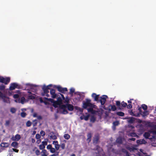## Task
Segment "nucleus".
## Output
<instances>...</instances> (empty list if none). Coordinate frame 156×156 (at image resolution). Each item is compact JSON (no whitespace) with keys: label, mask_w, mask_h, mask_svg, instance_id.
<instances>
[{"label":"nucleus","mask_w":156,"mask_h":156,"mask_svg":"<svg viewBox=\"0 0 156 156\" xmlns=\"http://www.w3.org/2000/svg\"><path fill=\"white\" fill-rule=\"evenodd\" d=\"M96 150L97 151L96 156H106L102 148L99 146H96Z\"/></svg>","instance_id":"f257e3e1"},{"label":"nucleus","mask_w":156,"mask_h":156,"mask_svg":"<svg viewBox=\"0 0 156 156\" xmlns=\"http://www.w3.org/2000/svg\"><path fill=\"white\" fill-rule=\"evenodd\" d=\"M10 78L9 77L4 78L2 76H0V82L7 85L10 82Z\"/></svg>","instance_id":"f03ea898"},{"label":"nucleus","mask_w":156,"mask_h":156,"mask_svg":"<svg viewBox=\"0 0 156 156\" xmlns=\"http://www.w3.org/2000/svg\"><path fill=\"white\" fill-rule=\"evenodd\" d=\"M62 108H67L68 110L69 111H72L74 109V107L73 105L69 104H66L65 105H62Z\"/></svg>","instance_id":"7ed1b4c3"},{"label":"nucleus","mask_w":156,"mask_h":156,"mask_svg":"<svg viewBox=\"0 0 156 156\" xmlns=\"http://www.w3.org/2000/svg\"><path fill=\"white\" fill-rule=\"evenodd\" d=\"M58 91L63 94H65V92L68 91L67 88H63L60 86H57L55 87Z\"/></svg>","instance_id":"20e7f679"},{"label":"nucleus","mask_w":156,"mask_h":156,"mask_svg":"<svg viewBox=\"0 0 156 156\" xmlns=\"http://www.w3.org/2000/svg\"><path fill=\"white\" fill-rule=\"evenodd\" d=\"M108 98L107 96L106 95H103L100 97L101 99L99 100L101 105H104L106 101V99Z\"/></svg>","instance_id":"39448f33"},{"label":"nucleus","mask_w":156,"mask_h":156,"mask_svg":"<svg viewBox=\"0 0 156 156\" xmlns=\"http://www.w3.org/2000/svg\"><path fill=\"white\" fill-rule=\"evenodd\" d=\"M52 85L51 84H49L47 86L44 85L42 88V89L43 90L44 93L45 94H48L49 91L48 90L49 89H50L49 87H51Z\"/></svg>","instance_id":"423d86ee"},{"label":"nucleus","mask_w":156,"mask_h":156,"mask_svg":"<svg viewBox=\"0 0 156 156\" xmlns=\"http://www.w3.org/2000/svg\"><path fill=\"white\" fill-rule=\"evenodd\" d=\"M18 84L16 83H11L10 86L9 87V89L10 90H13L15 88H19Z\"/></svg>","instance_id":"0eeeda50"},{"label":"nucleus","mask_w":156,"mask_h":156,"mask_svg":"<svg viewBox=\"0 0 156 156\" xmlns=\"http://www.w3.org/2000/svg\"><path fill=\"white\" fill-rule=\"evenodd\" d=\"M55 90L51 89L50 93L51 96V97L53 98H55L59 96L58 94H57L55 93Z\"/></svg>","instance_id":"6e6552de"},{"label":"nucleus","mask_w":156,"mask_h":156,"mask_svg":"<svg viewBox=\"0 0 156 156\" xmlns=\"http://www.w3.org/2000/svg\"><path fill=\"white\" fill-rule=\"evenodd\" d=\"M20 138L21 136L19 134H17L15 136L13 135L11 137V139L13 141H18Z\"/></svg>","instance_id":"1a4fd4ad"},{"label":"nucleus","mask_w":156,"mask_h":156,"mask_svg":"<svg viewBox=\"0 0 156 156\" xmlns=\"http://www.w3.org/2000/svg\"><path fill=\"white\" fill-rule=\"evenodd\" d=\"M99 95H97L95 93H93L92 94V97L94 99V101L99 102V100H98Z\"/></svg>","instance_id":"9d476101"},{"label":"nucleus","mask_w":156,"mask_h":156,"mask_svg":"<svg viewBox=\"0 0 156 156\" xmlns=\"http://www.w3.org/2000/svg\"><path fill=\"white\" fill-rule=\"evenodd\" d=\"M121 151L122 153L123 152L126 153V156H136L134 154H132L131 156H130L129 154L128 153V151L124 148H122L121 149Z\"/></svg>","instance_id":"9b49d317"},{"label":"nucleus","mask_w":156,"mask_h":156,"mask_svg":"<svg viewBox=\"0 0 156 156\" xmlns=\"http://www.w3.org/2000/svg\"><path fill=\"white\" fill-rule=\"evenodd\" d=\"M136 143L138 144H145L147 143V142L144 139H143L137 140Z\"/></svg>","instance_id":"f8f14e48"},{"label":"nucleus","mask_w":156,"mask_h":156,"mask_svg":"<svg viewBox=\"0 0 156 156\" xmlns=\"http://www.w3.org/2000/svg\"><path fill=\"white\" fill-rule=\"evenodd\" d=\"M112 152L115 154L119 155L122 154L121 150H116L115 149L112 148Z\"/></svg>","instance_id":"ddd939ff"},{"label":"nucleus","mask_w":156,"mask_h":156,"mask_svg":"<svg viewBox=\"0 0 156 156\" xmlns=\"http://www.w3.org/2000/svg\"><path fill=\"white\" fill-rule=\"evenodd\" d=\"M62 105H60L59 106V108L63 110V111L62 112V113L64 114H68V111L66 109V108H62Z\"/></svg>","instance_id":"4468645a"},{"label":"nucleus","mask_w":156,"mask_h":156,"mask_svg":"<svg viewBox=\"0 0 156 156\" xmlns=\"http://www.w3.org/2000/svg\"><path fill=\"white\" fill-rule=\"evenodd\" d=\"M9 144L8 143L2 142L0 146L3 147H7L9 146Z\"/></svg>","instance_id":"2eb2a0df"},{"label":"nucleus","mask_w":156,"mask_h":156,"mask_svg":"<svg viewBox=\"0 0 156 156\" xmlns=\"http://www.w3.org/2000/svg\"><path fill=\"white\" fill-rule=\"evenodd\" d=\"M61 105H62L59 104L57 101H54L53 102V105L55 108H57L58 105L59 106V108L60 106Z\"/></svg>","instance_id":"dca6fc26"},{"label":"nucleus","mask_w":156,"mask_h":156,"mask_svg":"<svg viewBox=\"0 0 156 156\" xmlns=\"http://www.w3.org/2000/svg\"><path fill=\"white\" fill-rule=\"evenodd\" d=\"M11 146L16 148L18 147V143L16 142H13L12 143Z\"/></svg>","instance_id":"f3484780"},{"label":"nucleus","mask_w":156,"mask_h":156,"mask_svg":"<svg viewBox=\"0 0 156 156\" xmlns=\"http://www.w3.org/2000/svg\"><path fill=\"white\" fill-rule=\"evenodd\" d=\"M150 136V134L148 132H146L144 134V136L146 139H149V138Z\"/></svg>","instance_id":"a211bd4d"},{"label":"nucleus","mask_w":156,"mask_h":156,"mask_svg":"<svg viewBox=\"0 0 156 156\" xmlns=\"http://www.w3.org/2000/svg\"><path fill=\"white\" fill-rule=\"evenodd\" d=\"M110 106H111V109H109V111H111V110H112V111H115V110H116L117 108H116V106L115 105H110Z\"/></svg>","instance_id":"6ab92c4d"},{"label":"nucleus","mask_w":156,"mask_h":156,"mask_svg":"<svg viewBox=\"0 0 156 156\" xmlns=\"http://www.w3.org/2000/svg\"><path fill=\"white\" fill-rule=\"evenodd\" d=\"M99 139V138L98 136H96L94 139L93 140V143L97 144Z\"/></svg>","instance_id":"aec40b11"},{"label":"nucleus","mask_w":156,"mask_h":156,"mask_svg":"<svg viewBox=\"0 0 156 156\" xmlns=\"http://www.w3.org/2000/svg\"><path fill=\"white\" fill-rule=\"evenodd\" d=\"M87 110L89 112H91L92 114L95 113V111L93 109V108H90L87 109Z\"/></svg>","instance_id":"412c9836"},{"label":"nucleus","mask_w":156,"mask_h":156,"mask_svg":"<svg viewBox=\"0 0 156 156\" xmlns=\"http://www.w3.org/2000/svg\"><path fill=\"white\" fill-rule=\"evenodd\" d=\"M56 101L59 104L61 105H62V100L61 98L60 97V96H58Z\"/></svg>","instance_id":"4be33fe9"},{"label":"nucleus","mask_w":156,"mask_h":156,"mask_svg":"<svg viewBox=\"0 0 156 156\" xmlns=\"http://www.w3.org/2000/svg\"><path fill=\"white\" fill-rule=\"evenodd\" d=\"M149 114L148 112L147 111L145 110L143 112H142V115L143 117L147 116Z\"/></svg>","instance_id":"5701e85b"},{"label":"nucleus","mask_w":156,"mask_h":156,"mask_svg":"<svg viewBox=\"0 0 156 156\" xmlns=\"http://www.w3.org/2000/svg\"><path fill=\"white\" fill-rule=\"evenodd\" d=\"M89 106V103H86V102H84L83 103V107L84 109H87V107Z\"/></svg>","instance_id":"b1692460"},{"label":"nucleus","mask_w":156,"mask_h":156,"mask_svg":"<svg viewBox=\"0 0 156 156\" xmlns=\"http://www.w3.org/2000/svg\"><path fill=\"white\" fill-rule=\"evenodd\" d=\"M126 149L129 150L130 152L133 151L135 150V148H132L129 146H126Z\"/></svg>","instance_id":"393cba45"},{"label":"nucleus","mask_w":156,"mask_h":156,"mask_svg":"<svg viewBox=\"0 0 156 156\" xmlns=\"http://www.w3.org/2000/svg\"><path fill=\"white\" fill-rule=\"evenodd\" d=\"M116 114L120 116H123L124 115V113L122 112H116Z\"/></svg>","instance_id":"a878e982"},{"label":"nucleus","mask_w":156,"mask_h":156,"mask_svg":"<svg viewBox=\"0 0 156 156\" xmlns=\"http://www.w3.org/2000/svg\"><path fill=\"white\" fill-rule=\"evenodd\" d=\"M151 141H155L156 140V136H153L149 138V139Z\"/></svg>","instance_id":"bb28decb"},{"label":"nucleus","mask_w":156,"mask_h":156,"mask_svg":"<svg viewBox=\"0 0 156 156\" xmlns=\"http://www.w3.org/2000/svg\"><path fill=\"white\" fill-rule=\"evenodd\" d=\"M92 135L91 133H89L87 135V140H89V142L91 140V138Z\"/></svg>","instance_id":"cd10ccee"},{"label":"nucleus","mask_w":156,"mask_h":156,"mask_svg":"<svg viewBox=\"0 0 156 156\" xmlns=\"http://www.w3.org/2000/svg\"><path fill=\"white\" fill-rule=\"evenodd\" d=\"M116 105L118 107H119V109H121V103L120 101H116Z\"/></svg>","instance_id":"c85d7f7f"},{"label":"nucleus","mask_w":156,"mask_h":156,"mask_svg":"<svg viewBox=\"0 0 156 156\" xmlns=\"http://www.w3.org/2000/svg\"><path fill=\"white\" fill-rule=\"evenodd\" d=\"M116 141L117 143L119 144H121L122 143V139L120 138H118L116 139Z\"/></svg>","instance_id":"c756f323"},{"label":"nucleus","mask_w":156,"mask_h":156,"mask_svg":"<svg viewBox=\"0 0 156 156\" xmlns=\"http://www.w3.org/2000/svg\"><path fill=\"white\" fill-rule=\"evenodd\" d=\"M64 137L66 139L68 140L70 138V136L69 134H66L64 135Z\"/></svg>","instance_id":"7c9ffc66"},{"label":"nucleus","mask_w":156,"mask_h":156,"mask_svg":"<svg viewBox=\"0 0 156 156\" xmlns=\"http://www.w3.org/2000/svg\"><path fill=\"white\" fill-rule=\"evenodd\" d=\"M7 98V96L0 91V98Z\"/></svg>","instance_id":"2f4dec72"},{"label":"nucleus","mask_w":156,"mask_h":156,"mask_svg":"<svg viewBox=\"0 0 156 156\" xmlns=\"http://www.w3.org/2000/svg\"><path fill=\"white\" fill-rule=\"evenodd\" d=\"M141 108L144 110H146L147 108V106L145 104H142L141 105Z\"/></svg>","instance_id":"473e14b6"},{"label":"nucleus","mask_w":156,"mask_h":156,"mask_svg":"<svg viewBox=\"0 0 156 156\" xmlns=\"http://www.w3.org/2000/svg\"><path fill=\"white\" fill-rule=\"evenodd\" d=\"M25 101V98L24 97H22L20 99V103L23 104L24 103Z\"/></svg>","instance_id":"72a5a7b5"},{"label":"nucleus","mask_w":156,"mask_h":156,"mask_svg":"<svg viewBox=\"0 0 156 156\" xmlns=\"http://www.w3.org/2000/svg\"><path fill=\"white\" fill-rule=\"evenodd\" d=\"M75 91V89L74 88H71L70 89V91L69 92V94L71 95H72L73 94V93H74Z\"/></svg>","instance_id":"f704fd0d"},{"label":"nucleus","mask_w":156,"mask_h":156,"mask_svg":"<svg viewBox=\"0 0 156 156\" xmlns=\"http://www.w3.org/2000/svg\"><path fill=\"white\" fill-rule=\"evenodd\" d=\"M31 122L29 120L26 123V125L27 127L30 126H31Z\"/></svg>","instance_id":"c9c22d12"},{"label":"nucleus","mask_w":156,"mask_h":156,"mask_svg":"<svg viewBox=\"0 0 156 156\" xmlns=\"http://www.w3.org/2000/svg\"><path fill=\"white\" fill-rule=\"evenodd\" d=\"M10 111L12 113H14L16 112V109L14 108H11Z\"/></svg>","instance_id":"e433bc0d"},{"label":"nucleus","mask_w":156,"mask_h":156,"mask_svg":"<svg viewBox=\"0 0 156 156\" xmlns=\"http://www.w3.org/2000/svg\"><path fill=\"white\" fill-rule=\"evenodd\" d=\"M33 126L34 127L36 126L37 123V120L35 119L33 121Z\"/></svg>","instance_id":"4c0bfd02"},{"label":"nucleus","mask_w":156,"mask_h":156,"mask_svg":"<svg viewBox=\"0 0 156 156\" xmlns=\"http://www.w3.org/2000/svg\"><path fill=\"white\" fill-rule=\"evenodd\" d=\"M21 116L23 118H24L27 115V114L25 112H22L20 114Z\"/></svg>","instance_id":"58836bf2"},{"label":"nucleus","mask_w":156,"mask_h":156,"mask_svg":"<svg viewBox=\"0 0 156 156\" xmlns=\"http://www.w3.org/2000/svg\"><path fill=\"white\" fill-rule=\"evenodd\" d=\"M28 98L29 99L33 100L35 99V97L33 95H30L28 96Z\"/></svg>","instance_id":"ea45409f"},{"label":"nucleus","mask_w":156,"mask_h":156,"mask_svg":"<svg viewBox=\"0 0 156 156\" xmlns=\"http://www.w3.org/2000/svg\"><path fill=\"white\" fill-rule=\"evenodd\" d=\"M121 105L123 107H126L127 106V104L123 101L121 103Z\"/></svg>","instance_id":"a19ab883"},{"label":"nucleus","mask_w":156,"mask_h":156,"mask_svg":"<svg viewBox=\"0 0 156 156\" xmlns=\"http://www.w3.org/2000/svg\"><path fill=\"white\" fill-rule=\"evenodd\" d=\"M50 137L53 140H56L57 138V137L55 135H51V136H50Z\"/></svg>","instance_id":"79ce46f5"},{"label":"nucleus","mask_w":156,"mask_h":156,"mask_svg":"<svg viewBox=\"0 0 156 156\" xmlns=\"http://www.w3.org/2000/svg\"><path fill=\"white\" fill-rule=\"evenodd\" d=\"M44 99L46 100H47L49 101H50L51 102H52V101H54L53 99L51 98H47L44 97Z\"/></svg>","instance_id":"37998d69"},{"label":"nucleus","mask_w":156,"mask_h":156,"mask_svg":"<svg viewBox=\"0 0 156 156\" xmlns=\"http://www.w3.org/2000/svg\"><path fill=\"white\" fill-rule=\"evenodd\" d=\"M96 120V118L94 116H92L90 119V121L92 122H94Z\"/></svg>","instance_id":"c03bdc74"},{"label":"nucleus","mask_w":156,"mask_h":156,"mask_svg":"<svg viewBox=\"0 0 156 156\" xmlns=\"http://www.w3.org/2000/svg\"><path fill=\"white\" fill-rule=\"evenodd\" d=\"M5 88V87L4 85H2L0 86V90H4Z\"/></svg>","instance_id":"a18cd8bd"},{"label":"nucleus","mask_w":156,"mask_h":156,"mask_svg":"<svg viewBox=\"0 0 156 156\" xmlns=\"http://www.w3.org/2000/svg\"><path fill=\"white\" fill-rule=\"evenodd\" d=\"M89 117V115L85 116H84V119L85 121H87L88 120Z\"/></svg>","instance_id":"49530a36"},{"label":"nucleus","mask_w":156,"mask_h":156,"mask_svg":"<svg viewBox=\"0 0 156 156\" xmlns=\"http://www.w3.org/2000/svg\"><path fill=\"white\" fill-rule=\"evenodd\" d=\"M45 147V146H44V145L40 144L39 146V148L40 150H42Z\"/></svg>","instance_id":"de8ad7c7"},{"label":"nucleus","mask_w":156,"mask_h":156,"mask_svg":"<svg viewBox=\"0 0 156 156\" xmlns=\"http://www.w3.org/2000/svg\"><path fill=\"white\" fill-rule=\"evenodd\" d=\"M39 100L41 103H44L45 104H47V102L45 101H43L42 98H39Z\"/></svg>","instance_id":"09e8293b"},{"label":"nucleus","mask_w":156,"mask_h":156,"mask_svg":"<svg viewBox=\"0 0 156 156\" xmlns=\"http://www.w3.org/2000/svg\"><path fill=\"white\" fill-rule=\"evenodd\" d=\"M55 149L54 148L52 147L50 150V151L51 153H55Z\"/></svg>","instance_id":"8fccbe9b"},{"label":"nucleus","mask_w":156,"mask_h":156,"mask_svg":"<svg viewBox=\"0 0 156 156\" xmlns=\"http://www.w3.org/2000/svg\"><path fill=\"white\" fill-rule=\"evenodd\" d=\"M135 121V119L133 117H131L129 120V122L131 123H133Z\"/></svg>","instance_id":"3c124183"},{"label":"nucleus","mask_w":156,"mask_h":156,"mask_svg":"<svg viewBox=\"0 0 156 156\" xmlns=\"http://www.w3.org/2000/svg\"><path fill=\"white\" fill-rule=\"evenodd\" d=\"M55 149L58 151L60 147V145L59 144H58L55 146Z\"/></svg>","instance_id":"603ef678"},{"label":"nucleus","mask_w":156,"mask_h":156,"mask_svg":"<svg viewBox=\"0 0 156 156\" xmlns=\"http://www.w3.org/2000/svg\"><path fill=\"white\" fill-rule=\"evenodd\" d=\"M52 147V145L51 144H49L47 146V148L48 150H50Z\"/></svg>","instance_id":"864d4df0"},{"label":"nucleus","mask_w":156,"mask_h":156,"mask_svg":"<svg viewBox=\"0 0 156 156\" xmlns=\"http://www.w3.org/2000/svg\"><path fill=\"white\" fill-rule=\"evenodd\" d=\"M65 144L64 143H62L61 145V147L62 149H64L65 148Z\"/></svg>","instance_id":"5fc2aeb1"},{"label":"nucleus","mask_w":156,"mask_h":156,"mask_svg":"<svg viewBox=\"0 0 156 156\" xmlns=\"http://www.w3.org/2000/svg\"><path fill=\"white\" fill-rule=\"evenodd\" d=\"M19 97V95L17 94H15L13 96V98L15 99L18 98Z\"/></svg>","instance_id":"6e6d98bb"},{"label":"nucleus","mask_w":156,"mask_h":156,"mask_svg":"<svg viewBox=\"0 0 156 156\" xmlns=\"http://www.w3.org/2000/svg\"><path fill=\"white\" fill-rule=\"evenodd\" d=\"M69 99L68 98V97L66 98V99L65 100L64 102L66 103V104H69Z\"/></svg>","instance_id":"4d7b16f0"},{"label":"nucleus","mask_w":156,"mask_h":156,"mask_svg":"<svg viewBox=\"0 0 156 156\" xmlns=\"http://www.w3.org/2000/svg\"><path fill=\"white\" fill-rule=\"evenodd\" d=\"M96 106L95 105L92 104L91 103L89 104V106L92 108H94V107Z\"/></svg>","instance_id":"13d9d810"},{"label":"nucleus","mask_w":156,"mask_h":156,"mask_svg":"<svg viewBox=\"0 0 156 156\" xmlns=\"http://www.w3.org/2000/svg\"><path fill=\"white\" fill-rule=\"evenodd\" d=\"M119 124V122L118 121H116L114 122L113 123V125L115 126H117Z\"/></svg>","instance_id":"bf43d9fd"},{"label":"nucleus","mask_w":156,"mask_h":156,"mask_svg":"<svg viewBox=\"0 0 156 156\" xmlns=\"http://www.w3.org/2000/svg\"><path fill=\"white\" fill-rule=\"evenodd\" d=\"M52 143L55 146L58 144V142L57 141H54Z\"/></svg>","instance_id":"052dcab7"},{"label":"nucleus","mask_w":156,"mask_h":156,"mask_svg":"<svg viewBox=\"0 0 156 156\" xmlns=\"http://www.w3.org/2000/svg\"><path fill=\"white\" fill-rule=\"evenodd\" d=\"M35 153L37 155H38L40 154V151L38 150H37L35 151Z\"/></svg>","instance_id":"680f3d73"},{"label":"nucleus","mask_w":156,"mask_h":156,"mask_svg":"<svg viewBox=\"0 0 156 156\" xmlns=\"http://www.w3.org/2000/svg\"><path fill=\"white\" fill-rule=\"evenodd\" d=\"M127 108L129 109H131L132 108V105L131 104H129L127 106Z\"/></svg>","instance_id":"e2e57ef3"},{"label":"nucleus","mask_w":156,"mask_h":156,"mask_svg":"<svg viewBox=\"0 0 156 156\" xmlns=\"http://www.w3.org/2000/svg\"><path fill=\"white\" fill-rule=\"evenodd\" d=\"M36 138L37 139H39L40 138L41 136L39 134H37L36 135Z\"/></svg>","instance_id":"0e129e2a"},{"label":"nucleus","mask_w":156,"mask_h":156,"mask_svg":"<svg viewBox=\"0 0 156 156\" xmlns=\"http://www.w3.org/2000/svg\"><path fill=\"white\" fill-rule=\"evenodd\" d=\"M9 98L7 97V98H2L3 99V101L5 102H7V100L6 99H8Z\"/></svg>","instance_id":"69168bd1"},{"label":"nucleus","mask_w":156,"mask_h":156,"mask_svg":"<svg viewBox=\"0 0 156 156\" xmlns=\"http://www.w3.org/2000/svg\"><path fill=\"white\" fill-rule=\"evenodd\" d=\"M58 152H56L55 154H53L49 156H57L58 155Z\"/></svg>","instance_id":"338daca9"},{"label":"nucleus","mask_w":156,"mask_h":156,"mask_svg":"<svg viewBox=\"0 0 156 156\" xmlns=\"http://www.w3.org/2000/svg\"><path fill=\"white\" fill-rule=\"evenodd\" d=\"M40 134L42 135V136H44L45 135V132L43 131V130H42L41 131V132H40Z\"/></svg>","instance_id":"774afa93"}]
</instances>
